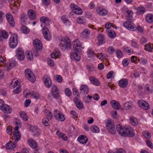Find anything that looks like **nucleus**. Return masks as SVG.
<instances>
[{"label":"nucleus","instance_id":"obj_17","mask_svg":"<svg viewBox=\"0 0 153 153\" xmlns=\"http://www.w3.org/2000/svg\"><path fill=\"white\" fill-rule=\"evenodd\" d=\"M73 101L79 109H81L83 108V105L82 102L77 98L76 97L74 98Z\"/></svg>","mask_w":153,"mask_h":153},{"label":"nucleus","instance_id":"obj_58","mask_svg":"<svg viewBox=\"0 0 153 153\" xmlns=\"http://www.w3.org/2000/svg\"><path fill=\"white\" fill-rule=\"evenodd\" d=\"M14 1H15V3H13V2L11 3L12 5L13 6H16L18 7L20 5V1L19 0H14Z\"/></svg>","mask_w":153,"mask_h":153},{"label":"nucleus","instance_id":"obj_62","mask_svg":"<svg viewBox=\"0 0 153 153\" xmlns=\"http://www.w3.org/2000/svg\"><path fill=\"white\" fill-rule=\"evenodd\" d=\"M131 45L134 47L136 48L138 47V45L137 42L134 40H131Z\"/></svg>","mask_w":153,"mask_h":153},{"label":"nucleus","instance_id":"obj_50","mask_svg":"<svg viewBox=\"0 0 153 153\" xmlns=\"http://www.w3.org/2000/svg\"><path fill=\"white\" fill-rule=\"evenodd\" d=\"M90 33L88 30L87 29H85L84 30L82 33L81 34L84 37H87L88 35Z\"/></svg>","mask_w":153,"mask_h":153},{"label":"nucleus","instance_id":"obj_48","mask_svg":"<svg viewBox=\"0 0 153 153\" xmlns=\"http://www.w3.org/2000/svg\"><path fill=\"white\" fill-rule=\"evenodd\" d=\"M127 14L126 15V17L128 18L127 19L130 20V19H128L131 18L133 15V13L131 10H128L127 11Z\"/></svg>","mask_w":153,"mask_h":153},{"label":"nucleus","instance_id":"obj_54","mask_svg":"<svg viewBox=\"0 0 153 153\" xmlns=\"http://www.w3.org/2000/svg\"><path fill=\"white\" fill-rule=\"evenodd\" d=\"M27 18L26 16L24 14H22L21 16V20L22 22H25L27 20Z\"/></svg>","mask_w":153,"mask_h":153},{"label":"nucleus","instance_id":"obj_39","mask_svg":"<svg viewBox=\"0 0 153 153\" xmlns=\"http://www.w3.org/2000/svg\"><path fill=\"white\" fill-rule=\"evenodd\" d=\"M130 121L131 124L134 126H137L138 122L137 119L134 117H131L130 118Z\"/></svg>","mask_w":153,"mask_h":153},{"label":"nucleus","instance_id":"obj_35","mask_svg":"<svg viewBox=\"0 0 153 153\" xmlns=\"http://www.w3.org/2000/svg\"><path fill=\"white\" fill-rule=\"evenodd\" d=\"M21 31L24 34H27L30 32V30L27 26H23L21 28Z\"/></svg>","mask_w":153,"mask_h":153},{"label":"nucleus","instance_id":"obj_4","mask_svg":"<svg viewBox=\"0 0 153 153\" xmlns=\"http://www.w3.org/2000/svg\"><path fill=\"white\" fill-rule=\"evenodd\" d=\"M18 36L15 33H13L10 37L9 39V45L10 47L14 48L17 46L18 42L17 41Z\"/></svg>","mask_w":153,"mask_h":153},{"label":"nucleus","instance_id":"obj_60","mask_svg":"<svg viewBox=\"0 0 153 153\" xmlns=\"http://www.w3.org/2000/svg\"><path fill=\"white\" fill-rule=\"evenodd\" d=\"M88 57H91L94 55V53L93 51L91 49H89L88 51Z\"/></svg>","mask_w":153,"mask_h":153},{"label":"nucleus","instance_id":"obj_34","mask_svg":"<svg viewBox=\"0 0 153 153\" xmlns=\"http://www.w3.org/2000/svg\"><path fill=\"white\" fill-rule=\"evenodd\" d=\"M19 115L22 119L25 121L28 120V117L26 113L24 111H21L19 112Z\"/></svg>","mask_w":153,"mask_h":153},{"label":"nucleus","instance_id":"obj_38","mask_svg":"<svg viewBox=\"0 0 153 153\" xmlns=\"http://www.w3.org/2000/svg\"><path fill=\"white\" fill-rule=\"evenodd\" d=\"M107 32L108 33V36L109 38L111 39H114L116 37V34L114 31L108 30L107 31Z\"/></svg>","mask_w":153,"mask_h":153},{"label":"nucleus","instance_id":"obj_29","mask_svg":"<svg viewBox=\"0 0 153 153\" xmlns=\"http://www.w3.org/2000/svg\"><path fill=\"white\" fill-rule=\"evenodd\" d=\"M13 136L15 142H17L20 139L21 133L19 131H15L13 134Z\"/></svg>","mask_w":153,"mask_h":153},{"label":"nucleus","instance_id":"obj_46","mask_svg":"<svg viewBox=\"0 0 153 153\" xmlns=\"http://www.w3.org/2000/svg\"><path fill=\"white\" fill-rule=\"evenodd\" d=\"M49 119L47 117L43 118L42 120V123L45 126H48L49 125Z\"/></svg>","mask_w":153,"mask_h":153},{"label":"nucleus","instance_id":"obj_15","mask_svg":"<svg viewBox=\"0 0 153 153\" xmlns=\"http://www.w3.org/2000/svg\"><path fill=\"white\" fill-rule=\"evenodd\" d=\"M138 105L145 110H148L149 108V104L143 100H140L138 101Z\"/></svg>","mask_w":153,"mask_h":153},{"label":"nucleus","instance_id":"obj_61","mask_svg":"<svg viewBox=\"0 0 153 153\" xmlns=\"http://www.w3.org/2000/svg\"><path fill=\"white\" fill-rule=\"evenodd\" d=\"M145 50L149 52L152 51V48L151 46L148 44H146L145 45Z\"/></svg>","mask_w":153,"mask_h":153},{"label":"nucleus","instance_id":"obj_9","mask_svg":"<svg viewBox=\"0 0 153 153\" xmlns=\"http://www.w3.org/2000/svg\"><path fill=\"white\" fill-rule=\"evenodd\" d=\"M16 55L18 59L23 60L25 58L24 51L21 48H18L16 50Z\"/></svg>","mask_w":153,"mask_h":153},{"label":"nucleus","instance_id":"obj_19","mask_svg":"<svg viewBox=\"0 0 153 153\" xmlns=\"http://www.w3.org/2000/svg\"><path fill=\"white\" fill-rule=\"evenodd\" d=\"M40 22L43 23L46 25H49L51 23V20L46 16H42L40 19Z\"/></svg>","mask_w":153,"mask_h":153},{"label":"nucleus","instance_id":"obj_31","mask_svg":"<svg viewBox=\"0 0 153 153\" xmlns=\"http://www.w3.org/2000/svg\"><path fill=\"white\" fill-rule=\"evenodd\" d=\"M26 94L28 95H30L33 98L35 99H38L40 97V95L39 93L34 91L29 93L28 94L27 93Z\"/></svg>","mask_w":153,"mask_h":153},{"label":"nucleus","instance_id":"obj_10","mask_svg":"<svg viewBox=\"0 0 153 153\" xmlns=\"http://www.w3.org/2000/svg\"><path fill=\"white\" fill-rule=\"evenodd\" d=\"M33 44L37 52L41 50L42 48V44L41 41L38 39L33 41Z\"/></svg>","mask_w":153,"mask_h":153},{"label":"nucleus","instance_id":"obj_18","mask_svg":"<svg viewBox=\"0 0 153 153\" xmlns=\"http://www.w3.org/2000/svg\"><path fill=\"white\" fill-rule=\"evenodd\" d=\"M27 15L29 18L31 20H34L36 18V15L35 12L33 10L30 9L28 11Z\"/></svg>","mask_w":153,"mask_h":153},{"label":"nucleus","instance_id":"obj_21","mask_svg":"<svg viewBox=\"0 0 153 153\" xmlns=\"http://www.w3.org/2000/svg\"><path fill=\"white\" fill-rule=\"evenodd\" d=\"M110 103L112 107L116 110H118L120 108V104L115 100H111Z\"/></svg>","mask_w":153,"mask_h":153},{"label":"nucleus","instance_id":"obj_47","mask_svg":"<svg viewBox=\"0 0 153 153\" xmlns=\"http://www.w3.org/2000/svg\"><path fill=\"white\" fill-rule=\"evenodd\" d=\"M98 13L101 16H104L107 14V11L105 9L101 10L99 11Z\"/></svg>","mask_w":153,"mask_h":153},{"label":"nucleus","instance_id":"obj_27","mask_svg":"<svg viewBox=\"0 0 153 153\" xmlns=\"http://www.w3.org/2000/svg\"><path fill=\"white\" fill-rule=\"evenodd\" d=\"M89 79L92 84L97 86L100 85V83L99 81L95 77L92 76H90Z\"/></svg>","mask_w":153,"mask_h":153},{"label":"nucleus","instance_id":"obj_13","mask_svg":"<svg viewBox=\"0 0 153 153\" xmlns=\"http://www.w3.org/2000/svg\"><path fill=\"white\" fill-rule=\"evenodd\" d=\"M43 80L45 86L48 88L51 87L52 83L50 78L47 75L44 76L43 78Z\"/></svg>","mask_w":153,"mask_h":153},{"label":"nucleus","instance_id":"obj_40","mask_svg":"<svg viewBox=\"0 0 153 153\" xmlns=\"http://www.w3.org/2000/svg\"><path fill=\"white\" fill-rule=\"evenodd\" d=\"M26 56L27 59L31 61L33 59V55L31 52L27 51L26 52Z\"/></svg>","mask_w":153,"mask_h":153},{"label":"nucleus","instance_id":"obj_12","mask_svg":"<svg viewBox=\"0 0 153 153\" xmlns=\"http://www.w3.org/2000/svg\"><path fill=\"white\" fill-rule=\"evenodd\" d=\"M42 32L45 39L49 41L51 39V36L47 27L45 26L43 27Z\"/></svg>","mask_w":153,"mask_h":153},{"label":"nucleus","instance_id":"obj_51","mask_svg":"<svg viewBox=\"0 0 153 153\" xmlns=\"http://www.w3.org/2000/svg\"><path fill=\"white\" fill-rule=\"evenodd\" d=\"M76 20L77 22L79 24H83L85 22L83 17H79L76 18Z\"/></svg>","mask_w":153,"mask_h":153},{"label":"nucleus","instance_id":"obj_36","mask_svg":"<svg viewBox=\"0 0 153 153\" xmlns=\"http://www.w3.org/2000/svg\"><path fill=\"white\" fill-rule=\"evenodd\" d=\"M90 130L92 132L94 133H97L100 131L99 128L95 125L92 126L90 128Z\"/></svg>","mask_w":153,"mask_h":153},{"label":"nucleus","instance_id":"obj_55","mask_svg":"<svg viewBox=\"0 0 153 153\" xmlns=\"http://www.w3.org/2000/svg\"><path fill=\"white\" fill-rule=\"evenodd\" d=\"M53 97L56 99H58L59 97V91L57 92H54L51 93Z\"/></svg>","mask_w":153,"mask_h":153},{"label":"nucleus","instance_id":"obj_16","mask_svg":"<svg viewBox=\"0 0 153 153\" xmlns=\"http://www.w3.org/2000/svg\"><path fill=\"white\" fill-rule=\"evenodd\" d=\"M70 6L74 12L75 14L79 15H80L82 14V10H80L81 11H79V12H77L78 10L80 9V7L77 5L74 4L72 3L70 4Z\"/></svg>","mask_w":153,"mask_h":153},{"label":"nucleus","instance_id":"obj_2","mask_svg":"<svg viewBox=\"0 0 153 153\" xmlns=\"http://www.w3.org/2000/svg\"><path fill=\"white\" fill-rule=\"evenodd\" d=\"M73 47L74 51L77 52L72 53L71 54V57L72 59H74L76 61H79L80 59V57L77 53L81 52L82 47L80 42L78 39H76L74 41Z\"/></svg>","mask_w":153,"mask_h":153},{"label":"nucleus","instance_id":"obj_43","mask_svg":"<svg viewBox=\"0 0 153 153\" xmlns=\"http://www.w3.org/2000/svg\"><path fill=\"white\" fill-rule=\"evenodd\" d=\"M145 89L148 94H150L152 92V87L149 85H146L145 87Z\"/></svg>","mask_w":153,"mask_h":153},{"label":"nucleus","instance_id":"obj_7","mask_svg":"<svg viewBox=\"0 0 153 153\" xmlns=\"http://www.w3.org/2000/svg\"><path fill=\"white\" fill-rule=\"evenodd\" d=\"M54 116L56 119L60 121H63L65 118L63 114L60 113L59 111L57 110H55L54 111Z\"/></svg>","mask_w":153,"mask_h":153},{"label":"nucleus","instance_id":"obj_45","mask_svg":"<svg viewBox=\"0 0 153 153\" xmlns=\"http://www.w3.org/2000/svg\"><path fill=\"white\" fill-rule=\"evenodd\" d=\"M123 50L125 53H133V50L129 47H126L124 48Z\"/></svg>","mask_w":153,"mask_h":153},{"label":"nucleus","instance_id":"obj_64","mask_svg":"<svg viewBox=\"0 0 153 153\" xmlns=\"http://www.w3.org/2000/svg\"><path fill=\"white\" fill-rule=\"evenodd\" d=\"M21 88L20 86H18L13 90L14 93L16 94H18L21 91Z\"/></svg>","mask_w":153,"mask_h":153},{"label":"nucleus","instance_id":"obj_56","mask_svg":"<svg viewBox=\"0 0 153 153\" xmlns=\"http://www.w3.org/2000/svg\"><path fill=\"white\" fill-rule=\"evenodd\" d=\"M48 63V65L51 67L54 66V62L50 58H48L47 59Z\"/></svg>","mask_w":153,"mask_h":153},{"label":"nucleus","instance_id":"obj_5","mask_svg":"<svg viewBox=\"0 0 153 153\" xmlns=\"http://www.w3.org/2000/svg\"><path fill=\"white\" fill-rule=\"evenodd\" d=\"M107 129L112 134H114L116 133V130L114 122L111 120H108L106 123Z\"/></svg>","mask_w":153,"mask_h":153},{"label":"nucleus","instance_id":"obj_52","mask_svg":"<svg viewBox=\"0 0 153 153\" xmlns=\"http://www.w3.org/2000/svg\"><path fill=\"white\" fill-rule=\"evenodd\" d=\"M146 143L147 146L150 149H152L153 148V145L152 142L149 139L146 140Z\"/></svg>","mask_w":153,"mask_h":153},{"label":"nucleus","instance_id":"obj_37","mask_svg":"<svg viewBox=\"0 0 153 153\" xmlns=\"http://www.w3.org/2000/svg\"><path fill=\"white\" fill-rule=\"evenodd\" d=\"M60 56V53L58 51H54L51 54V57L53 59H56V58L59 57Z\"/></svg>","mask_w":153,"mask_h":153},{"label":"nucleus","instance_id":"obj_63","mask_svg":"<svg viewBox=\"0 0 153 153\" xmlns=\"http://www.w3.org/2000/svg\"><path fill=\"white\" fill-rule=\"evenodd\" d=\"M115 51V49L112 46L109 47L108 48V52L110 54H113Z\"/></svg>","mask_w":153,"mask_h":153},{"label":"nucleus","instance_id":"obj_42","mask_svg":"<svg viewBox=\"0 0 153 153\" xmlns=\"http://www.w3.org/2000/svg\"><path fill=\"white\" fill-rule=\"evenodd\" d=\"M45 116H47L48 118L51 119L53 117V114L49 110L46 109L45 111Z\"/></svg>","mask_w":153,"mask_h":153},{"label":"nucleus","instance_id":"obj_44","mask_svg":"<svg viewBox=\"0 0 153 153\" xmlns=\"http://www.w3.org/2000/svg\"><path fill=\"white\" fill-rule=\"evenodd\" d=\"M143 134L144 137L147 139H149L151 137V134L148 131H144L143 132Z\"/></svg>","mask_w":153,"mask_h":153},{"label":"nucleus","instance_id":"obj_14","mask_svg":"<svg viewBox=\"0 0 153 153\" xmlns=\"http://www.w3.org/2000/svg\"><path fill=\"white\" fill-rule=\"evenodd\" d=\"M6 18L10 26L12 27L14 26L15 23L13 18L10 13H7L6 14Z\"/></svg>","mask_w":153,"mask_h":153},{"label":"nucleus","instance_id":"obj_49","mask_svg":"<svg viewBox=\"0 0 153 153\" xmlns=\"http://www.w3.org/2000/svg\"><path fill=\"white\" fill-rule=\"evenodd\" d=\"M65 95L68 97H70L71 95V91L69 88H66L65 89Z\"/></svg>","mask_w":153,"mask_h":153},{"label":"nucleus","instance_id":"obj_11","mask_svg":"<svg viewBox=\"0 0 153 153\" xmlns=\"http://www.w3.org/2000/svg\"><path fill=\"white\" fill-rule=\"evenodd\" d=\"M0 109L5 113H10L12 109L8 105L3 104L0 106Z\"/></svg>","mask_w":153,"mask_h":153},{"label":"nucleus","instance_id":"obj_8","mask_svg":"<svg viewBox=\"0 0 153 153\" xmlns=\"http://www.w3.org/2000/svg\"><path fill=\"white\" fill-rule=\"evenodd\" d=\"M123 25L128 30L132 31L134 30L135 25L133 22L129 21H127L124 22Z\"/></svg>","mask_w":153,"mask_h":153},{"label":"nucleus","instance_id":"obj_30","mask_svg":"<svg viewBox=\"0 0 153 153\" xmlns=\"http://www.w3.org/2000/svg\"><path fill=\"white\" fill-rule=\"evenodd\" d=\"M146 20L148 23H151L153 22V15L151 13L147 15L146 17Z\"/></svg>","mask_w":153,"mask_h":153},{"label":"nucleus","instance_id":"obj_41","mask_svg":"<svg viewBox=\"0 0 153 153\" xmlns=\"http://www.w3.org/2000/svg\"><path fill=\"white\" fill-rule=\"evenodd\" d=\"M146 10L144 7H138L137 9V13L139 15H142L145 13Z\"/></svg>","mask_w":153,"mask_h":153},{"label":"nucleus","instance_id":"obj_53","mask_svg":"<svg viewBox=\"0 0 153 153\" xmlns=\"http://www.w3.org/2000/svg\"><path fill=\"white\" fill-rule=\"evenodd\" d=\"M59 137L62 138L63 140L65 141H67L68 140V137L64 134L61 133L59 134Z\"/></svg>","mask_w":153,"mask_h":153},{"label":"nucleus","instance_id":"obj_22","mask_svg":"<svg viewBox=\"0 0 153 153\" xmlns=\"http://www.w3.org/2000/svg\"><path fill=\"white\" fill-rule=\"evenodd\" d=\"M16 64V62L14 60H12L10 61L8 63H7L5 66L6 68H7V71H9L12 68L14 67Z\"/></svg>","mask_w":153,"mask_h":153},{"label":"nucleus","instance_id":"obj_26","mask_svg":"<svg viewBox=\"0 0 153 153\" xmlns=\"http://www.w3.org/2000/svg\"><path fill=\"white\" fill-rule=\"evenodd\" d=\"M98 41L100 44H102L105 42V38L103 35L99 34L97 36Z\"/></svg>","mask_w":153,"mask_h":153},{"label":"nucleus","instance_id":"obj_24","mask_svg":"<svg viewBox=\"0 0 153 153\" xmlns=\"http://www.w3.org/2000/svg\"><path fill=\"white\" fill-rule=\"evenodd\" d=\"M123 107L126 110H130L133 108V104L131 101H129L124 103Z\"/></svg>","mask_w":153,"mask_h":153},{"label":"nucleus","instance_id":"obj_20","mask_svg":"<svg viewBox=\"0 0 153 153\" xmlns=\"http://www.w3.org/2000/svg\"><path fill=\"white\" fill-rule=\"evenodd\" d=\"M80 92L81 94L82 95L87 94L88 92V88L85 85H82L80 87Z\"/></svg>","mask_w":153,"mask_h":153},{"label":"nucleus","instance_id":"obj_25","mask_svg":"<svg viewBox=\"0 0 153 153\" xmlns=\"http://www.w3.org/2000/svg\"><path fill=\"white\" fill-rule=\"evenodd\" d=\"M78 141L82 144L85 143L88 141V139L86 136L84 135L79 136L78 138Z\"/></svg>","mask_w":153,"mask_h":153},{"label":"nucleus","instance_id":"obj_23","mask_svg":"<svg viewBox=\"0 0 153 153\" xmlns=\"http://www.w3.org/2000/svg\"><path fill=\"white\" fill-rule=\"evenodd\" d=\"M8 37V34L6 30H0V41H3V39H7Z\"/></svg>","mask_w":153,"mask_h":153},{"label":"nucleus","instance_id":"obj_33","mask_svg":"<svg viewBox=\"0 0 153 153\" xmlns=\"http://www.w3.org/2000/svg\"><path fill=\"white\" fill-rule=\"evenodd\" d=\"M119 84L120 87L124 88L128 84V81L126 79H123L120 80Z\"/></svg>","mask_w":153,"mask_h":153},{"label":"nucleus","instance_id":"obj_57","mask_svg":"<svg viewBox=\"0 0 153 153\" xmlns=\"http://www.w3.org/2000/svg\"><path fill=\"white\" fill-rule=\"evenodd\" d=\"M61 19L64 24L69 22L66 16L65 15H63L62 16Z\"/></svg>","mask_w":153,"mask_h":153},{"label":"nucleus","instance_id":"obj_6","mask_svg":"<svg viewBox=\"0 0 153 153\" xmlns=\"http://www.w3.org/2000/svg\"><path fill=\"white\" fill-rule=\"evenodd\" d=\"M25 76L32 83L35 82L36 79L33 73L29 69L25 70Z\"/></svg>","mask_w":153,"mask_h":153},{"label":"nucleus","instance_id":"obj_59","mask_svg":"<svg viewBox=\"0 0 153 153\" xmlns=\"http://www.w3.org/2000/svg\"><path fill=\"white\" fill-rule=\"evenodd\" d=\"M54 77L56 78L58 82L60 83L62 82V79L61 76L58 75H56L54 76Z\"/></svg>","mask_w":153,"mask_h":153},{"label":"nucleus","instance_id":"obj_28","mask_svg":"<svg viewBox=\"0 0 153 153\" xmlns=\"http://www.w3.org/2000/svg\"><path fill=\"white\" fill-rule=\"evenodd\" d=\"M16 147V144L13 143L11 141L7 143L6 145V149L7 150H12Z\"/></svg>","mask_w":153,"mask_h":153},{"label":"nucleus","instance_id":"obj_1","mask_svg":"<svg viewBox=\"0 0 153 153\" xmlns=\"http://www.w3.org/2000/svg\"><path fill=\"white\" fill-rule=\"evenodd\" d=\"M116 129L121 136L125 137H133L135 134L133 129L130 127H125L118 124L117 126Z\"/></svg>","mask_w":153,"mask_h":153},{"label":"nucleus","instance_id":"obj_32","mask_svg":"<svg viewBox=\"0 0 153 153\" xmlns=\"http://www.w3.org/2000/svg\"><path fill=\"white\" fill-rule=\"evenodd\" d=\"M28 143L30 146L33 149H35L37 147V144L34 140H28Z\"/></svg>","mask_w":153,"mask_h":153},{"label":"nucleus","instance_id":"obj_3","mask_svg":"<svg viewBox=\"0 0 153 153\" xmlns=\"http://www.w3.org/2000/svg\"><path fill=\"white\" fill-rule=\"evenodd\" d=\"M59 46L62 50H69L71 47V44L70 40L67 37L62 38L59 43Z\"/></svg>","mask_w":153,"mask_h":153}]
</instances>
